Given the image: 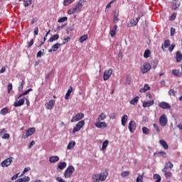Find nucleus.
<instances>
[{"label":"nucleus","instance_id":"obj_22","mask_svg":"<svg viewBox=\"0 0 182 182\" xmlns=\"http://www.w3.org/2000/svg\"><path fill=\"white\" fill-rule=\"evenodd\" d=\"M66 166H68L66 162H60L58 165L57 170H63L64 168H66Z\"/></svg>","mask_w":182,"mask_h":182},{"label":"nucleus","instance_id":"obj_16","mask_svg":"<svg viewBox=\"0 0 182 182\" xmlns=\"http://www.w3.org/2000/svg\"><path fill=\"white\" fill-rule=\"evenodd\" d=\"M174 167V165L171 162L168 161L165 164L164 168L162 169L163 173H166L168 168H173Z\"/></svg>","mask_w":182,"mask_h":182},{"label":"nucleus","instance_id":"obj_61","mask_svg":"<svg viewBox=\"0 0 182 182\" xmlns=\"http://www.w3.org/2000/svg\"><path fill=\"white\" fill-rule=\"evenodd\" d=\"M175 33H176V28H171V36H174Z\"/></svg>","mask_w":182,"mask_h":182},{"label":"nucleus","instance_id":"obj_18","mask_svg":"<svg viewBox=\"0 0 182 182\" xmlns=\"http://www.w3.org/2000/svg\"><path fill=\"white\" fill-rule=\"evenodd\" d=\"M107 176L109 173L107 171L100 173V181H105L107 178Z\"/></svg>","mask_w":182,"mask_h":182},{"label":"nucleus","instance_id":"obj_41","mask_svg":"<svg viewBox=\"0 0 182 182\" xmlns=\"http://www.w3.org/2000/svg\"><path fill=\"white\" fill-rule=\"evenodd\" d=\"M154 180H156V182H161V176L159 174L154 175Z\"/></svg>","mask_w":182,"mask_h":182},{"label":"nucleus","instance_id":"obj_48","mask_svg":"<svg viewBox=\"0 0 182 182\" xmlns=\"http://www.w3.org/2000/svg\"><path fill=\"white\" fill-rule=\"evenodd\" d=\"M143 176H144V173H142V175H140L136 178V182H143Z\"/></svg>","mask_w":182,"mask_h":182},{"label":"nucleus","instance_id":"obj_62","mask_svg":"<svg viewBox=\"0 0 182 182\" xmlns=\"http://www.w3.org/2000/svg\"><path fill=\"white\" fill-rule=\"evenodd\" d=\"M178 6H180V4H177L176 3L172 6V9L173 11H176V9H178Z\"/></svg>","mask_w":182,"mask_h":182},{"label":"nucleus","instance_id":"obj_9","mask_svg":"<svg viewBox=\"0 0 182 182\" xmlns=\"http://www.w3.org/2000/svg\"><path fill=\"white\" fill-rule=\"evenodd\" d=\"M159 124L163 127H166V126H167V117L166 116V114H163L160 117Z\"/></svg>","mask_w":182,"mask_h":182},{"label":"nucleus","instance_id":"obj_59","mask_svg":"<svg viewBox=\"0 0 182 182\" xmlns=\"http://www.w3.org/2000/svg\"><path fill=\"white\" fill-rule=\"evenodd\" d=\"M13 86L12 83H9L8 85V93H11V90H12Z\"/></svg>","mask_w":182,"mask_h":182},{"label":"nucleus","instance_id":"obj_34","mask_svg":"<svg viewBox=\"0 0 182 182\" xmlns=\"http://www.w3.org/2000/svg\"><path fill=\"white\" fill-rule=\"evenodd\" d=\"M92 180L94 182H100V175H99V174L92 175Z\"/></svg>","mask_w":182,"mask_h":182},{"label":"nucleus","instance_id":"obj_49","mask_svg":"<svg viewBox=\"0 0 182 182\" xmlns=\"http://www.w3.org/2000/svg\"><path fill=\"white\" fill-rule=\"evenodd\" d=\"M165 174V177L166 178H170V177H171V176H173V173H171V172H167V171L166 172H164Z\"/></svg>","mask_w":182,"mask_h":182},{"label":"nucleus","instance_id":"obj_7","mask_svg":"<svg viewBox=\"0 0 182 182\" xmlns=\"http://www.w3.org/2000/svg\"><path fill=\"white\" fill-rule=\"evenodd\" d=\"M150 69H151V65L149 63H145L142 66H141V72L143 75H144V73H147Z\"/></svg>","mask_w":182,"mask_h":182},{"label":"nucleus","instance_id":"obj_38","mask_svg":"<svg viewBox=\"0 0 182 182\" xmlns=\"http://www.w3.org/2000/svg\"><path fill=\"white\" fill-rule=\"evenodd\" d=\"M166 152L165 151H159V152H158V153H155L154 154V156H157V157H164V156H166Z\"/></svg>","mask_w":182,"mask_h":182},{"label":"nucleus","instance_id":"obj_60","mask_svg":"<svg viewBox=\"0 0 182 182\" xmlns=\"http://www.w3.org/2000/svg\"><path fill=\"white\" fill-rule=\"evenodd\" d=\"M112 4H113V1L109 2V3L107 5L106 9H105V12H108V11H109V10H107L108 8H112Z\"/></svg>","mask_w":182,"mask_h":182},{"label":"nucleus","instance_id":"obj_24","mask_svg":"<svg viewBox=\"0 0 182 182\" xmlns=\"http://www.w3.org/2000/svg\"><path fill=\"white\" fill-rule=\"evenodd\" d=\"M139 99H140V97H139V96L135 97L134 99H132L129 102L130 105H133V106H136V105H137V103H139Z\"/></svg>","mask_w":182,"mask_h":182},{"label":"nucleus","instance_id":"obj_40","mask_svg":"<svg viewBox=\"0 0 182 182\" xmlns=\"http://www.w3.org/2000/svg\"><path fill=\"white\" fill-rule=\"evenodd\" d=\"M172 73H173V75H174L175 76H177V77H180V76H181V74L180 73V70H177V69L173 70Z\"/></svg>","mask_w":182,"mask_h":182},{"label":"nucleus","instance_id":"obj_64","mask_svg":"<svg viewBox=\"0 0 182 182\" xmlns=\"http://www.w3.org/2000/svg\"><path fill=\"white\" fill-rule=\"evenodd\" d=\"M160 85H161L162 87H164L166 86V80H163L160 82Z\"/></svg>","mask_w":182,"mask_h":182},{"label":"nucleus","instance_id":"obj_54","mask_svg":"<svg viewBox=\"0 0 182 182\" xmlns=\"http://www.w3.org/2000/svg\"><path fill=\"white\" fill-rule=\"evenodd\" d=\"M130 174L129 171H124L121 173L122 177H127Z\"/></svg>","mask_w":182,"mask_h":182},{"label":"nucleus","instance_id":"obj_13","mask_svg":"<svg viewBox=\"0 0 182 182\" xmlns=\"http://www.w3.org/2000/svg\"><path fill=\"white\" fill-rule=\"evenodd\" d=\"M139 21H140V17L130 20V24H128L129 28H132V26H136V25L139 23Z\"/></svg>","mask_w":182,"mask_h":182},{"label":"nucleus","instance_id":"obj_31","mask_svg":"<svg viewBox=\"0 0 182 182\" xmlns=\"http://www.w3.org/2000/svg\"><path fill=\"white\" fill-rule=\"evenodd\" d=\"M159 143L162 145V146L164 147V149H165V150H168V144H167V142H166V141H164V139H161L159 140Z\"/></svg>","mask_w":182,"mask_h":182},{"label":"nucleus","instance_id":"obj_27","mask_svg":"<svg viewBox=\"0 0 182 182\" xmlns=\"http://www.w3.org/2000/svg\"><path fill=\"white\" fill-rule=\"evenodd\" d=\"M128 119H129V117L126 114L122 117L121 123L122 126H126V123H127Z\"/></svg>","mask_w":182,"mask_h":182},{"label":"nucleus","instance_id":"obj_63","mask_svg":"<svg viewBox=\"0 0 182 182\" xmlns=\"http://www.w3.org/2000/svg\"><path fill=\"white\" fill-rule=\"evenodd\" d=\"M30 170H31V168H25L21 176H23L25 173H28V171H30Z\"/></svg>","mask_w":182,"mask_h":182},{"label":"nucleus","instance_id":"obj_44","mask_svg":"<svg viewBox=\"0 0 182 182\" xmlns=\"http://www.w3.org/2000/svg\"><path fill=\"white\" fill-rule=\"evenodd\" d=\"M142 132L144 133V134H150V130L149 129V128L144 127L142 128Z\"/></svg>","mask_w":182,"mask_h":182},{"label":"nucleus","instance_id":"obj_3","mask_svg":"<svg viewBox=\"0 0 182 182\" xmlns=\"http://www.w3.org/2000/svg\"><path fill=\"white\" fill-rule=\"evenodd\" d=\"M36 129L35 127L29 128L26 131V133L23 134L22 139H28L30 136L35 134Z\"/></svg>","mask_w":182,"mask_h":182},{"label":"nucleus","instance_id":"obj_12","mask_svg":"<svg viewBox=\"0 0 182 182\" xmlns=\"http://www.w3.org/2000/svg\"><path fill=\"white\" fill-rule=\"evenodd\" d=\"M95 127H97V129H105L107 127V124L106 122H102L100 121H98L97 123L95 124Z\"/></svg>","mask_w":182,"mask_h":182},{"label":"nucleus","instance_id":"obj_29","mask_svg":"<svg viewBox=\"0 0 182 182\" xmlns=\"http://www.w3.org/2000/svg\"><path fill=\"white\" fill-rule=\"evenodd\" d=\"M8 113H9V109H8V107H4L0 111V114L2 116H6V114H8Z\"/></svg>","mask_w":182,"mask_h":182},{"label":"nucleus","instance_id":"obj_10","mask_svg":"<svg viewBox=\"0 0 182 182\" xmlns=\"http://www.w3.org/2000/svg\"><path fill=\"white\" fill-rule=\"evenodd\" d=\"M23 105H25V97L15 102L14 106V107H21V106H23Z\"/></svg>","mask_w":182,"mask_h":182},{"label":"nucleus","instance_id":"obj_20","mask_svg":"<svg viewBox=\"0 0 182 182\" xmlns=\"http://www.w3.org/2000/svg\"><path fill=\"white\" fill-rule=\"evenodd\" d=\"M176 60L177 63H180L182 60V53L181 51H177L176 54Z\"/></svg>","mask_w":182,"mask_h":182},{"label":"nucleus","instance_id":"obj_45","mask_svg":"<svg viewBox=\"0 0 182 182\" xmlns=\"http://www.w3.org/2000/svg\"><path fill=\"white\" fill-rule=\"evenodd\" d=\"M23 6L26 8L29 6V5H32V0L23 1Z\"/></svg>","mask_w":182,"mask_h":182},{"label":"nucleus","instance_id":"obj_2","mask_svg":"<svg viewBox=\"0 0 182 182\" xmlns=\"http://www.w3.org/2000/svg\"><path fill=\"white\" fill-rule=\"evenodd\" d=\"M75 173V167L73 166H69L67 169L65 171L64 177L65 178H70L72 176V174Z\"/></svg>","mask_w":182,"mask_h":182},{"label":"nucleus","instance_id":"obj_17","mask_svg":"<svg viewBox=\"0 0 182 182\" xmlns=\"http://www.w3.org/2000/svg\"><path fill=\"white\" fill-rule=\"evenodd\" d=\"M61 45L59 43H57L54 44L50 50H48V52H56L59 48H60Z\"/></svg>","mask_w":182,"mask_h":182},{"label":"nucleus","instance_id":"obj_15","mask_svg":"<svg viewBox=\"0 0 182 182\" xmlns=\"http://www.w3.org/2000/svg\"><path fill=\"white\" fill-rule=\"evenodd\" d=\"M55 100H50L47 104L46 105V109L48 110H52L53 109V106H55Z\"/></svg>","mask_w":182,"mask_h":182},{"label":"nucleus","instance_id":"obj_14","mask_svg":"<svg viewBox=\"0 0 182 182\" xmlns=\"http://www.w3.org/2000/svg\"><path fill=\"white\" fill-rule=\"evenodd\" d=\"M158 106L161 107V109H171V106H170V105L166 102H161L158 105Z\"/></svg>","mask_w":182,"mask_h":182},{"label":"nucleus","instance_id":"obj_30","mask_svg":"<svg viewBox=\"0 0 182 182\" xmlns=\"http://www.w3.org/2000/svg\"><path fill=\"white\" fill-rule=\"evenodd\" d=\"M75 146H76V142L75 141H70L67 146V149L68 150H72Z\"/></svg>","mask_w":182,"mask_h":182},{"label":"nucleus","instance_id":"obj_58","mask_svg":"<svg viewBox=\"0 0 182 182\" xmlns=\"http://www.w3.org/2000/svg\"><path fill=\"white\" fill-rule=\"evenodd\" d=\"M23 179V182H28L31 180V178H29V176H25L23 178H22Z\"/></svg>","mask_w":182,"mask_h":182},{"label":"nucleus","instance_id":"obj_19","mask_svg":"<svg viewBox=\"0 0 182 182\" xmlns=\"http://www.w3.org/2000/svg\"><path fill=\"white\" fill-rule=\"evenodd\" d=\"M72 92H73V87L70 86L65 94V100H69V97H70V95H72Z\"/></svg>","mask_w":182,"mask_h":182},{"label":"nucleus","instance_id":"obj_53","mask_svg":"<svg viewBox=\"0 0 182 182\" xmlns=\"http://www.w3.org/2000/svg\"><path fill=\"white\" fill-rule=\"evenodd\" d=\"M168 95L170 96H176V91H174V90L173 89H171L169 91H168Z\"/></svg>","mask_w":182,"mask_h":182},{"label":"nucleus","instance_id":"obj_35","mask_svg":"<svg viewBox=\"0 0 182 182\" xmlns=\"http://www.w3.org/2000/svg\"><path fill=\"white\" fill-rule=\"evenodd\" d=\"M58 39H59L58 34H55L48 39V42H54V41H58Z\"/></svg>","mask_w":182,"mask_h":182},{"label":"nucleus","instance_id":"obj_36","mask_svg":"<svg viewBox=\"0 0 182 182\" xmlns=\"http://www.w3.org/2000/svg\"><path fill=\"white\" fill-rule=\"evenodd\" d=\"M87 38H88L87 34H85L82 36L79 39L80 43H83V42H85V41H87Z\"/></svg>","mask_w":182,"mask_h":182},{"label":"nucleus","instance_id":"obj_46","mask_svg":"<svg viewBox=\"0 0 182 182\" xmlns=\"http://www.w3.org/2000/svg\"><path fill=\"white\" fill-rule=\"evenodd\" d=\"M23 85H25V80H22L21 82L20 85L18 86V91L21 92V90H23Z\"/></svg>","mask_w":182,"mask_h":182},{"label":"nucleus","instance_id":"obj_6","mask_svg":"<svg viewBox=\"0 0 182 182\" xmlns=\"http://www.w3.org/2000/svg\"><path fill=\"white\" fill-rule=\"evenodd\" d=\"M85 117V114L82 112H80L77 114L75 116L73 117L71 119V123H75L76 122H79V120H82Z\"/></svg>","mask_w":182,"mask_h":182},{"label":"nucleus","instance_id":"obj_33","mask_svg":"<svg viewBox=\"0 0 182 182\" xmlns=\"http://www.w3.org/2000/svg\"><path fill=\"white\" fill-rule=\"evenodd\" d=\"M113 22L114 23H117V22H119V12H114Z\"/></svg>","mask_w":182,"mask_h":182},{"label":"nucleus","instance_id":"obj_39","mask_svg":"<svg viewBox=\"0 0 182 182\" xmlns=\"http://www.w3.org/2000/svg\"><path fill=\"white\" fill-rule=\"evenodd\" d=\"M109 146V140L106 139L103 143H102V150H106V148Z\"/></svg>","mask_w":182,"mask_h":182},{"label":"nucleus","instance_id":"obj_21","mask_svg":"<svg viewBox=\"0 0 182 182\" xmlns=\"http://www.w3.org/2000/svg\"><path fill=\"white\" fill-rule=\"evenodd\" d=\"M154 105V100L144 102L143 107H150V106H153Z\"/></svg>","mask_w":182,"mask_h":182},{"label":"nucleus","instance_id":"obj_1","mask_svg":"<svg viewBox=\"0 0 182 182\" xmlns=\"http://www.w3.org/2000/svg\"><path fill=\"white\" fill-rule=\"evenodd\" d=\"M82 6H83L82 2H78L74 8L70 9L68 11V15H73V14H76V12H80V11H82Z\"/></svg>","mask_w":182,"mask_h":182},{"label":"nucleus","instance_id":"obj_5","mask_svg":"<svg viewBox=\"0 0 182 182\" xmlns=\"http://www.w3.org/2000/svg\"><path fill=\"white\" fill-rule=\"evenodd\" d=\"M112 73H113V69L112 68H109V70H105L103 74V80L105 81L109 80Z\"/></svg>","mask_w":182,"mask_h":182},{"label":"nucleus","instance_id":"obj_43","mask_svg":"<svg viewBox=\"0 0 182 182\" xmlns=\"http://www.w3.org/2000/svg\"><path fill=\"white\" fill-rule=\"evenodd\" d=\"M73 31H75V25L73 24L66 29L67 33H70Z\"/></svg>","mask_w":182,"mask_h":182},{"label":"nucleus","instance_id":"obj_50","mask_svg":"<svg viewBox=\"0 0 182 182\" xmlns=\"http://www.w3.org/2000/svg\"><path fill=\"white\" fill-rule=\"evenodd\" d=\"M6 129L3 128L1 129H0V137H2V136H4V134H5V133H6Z\"/></svg>","mask_w":182,"mask_h":182},{"label":"nucleus","instance_id":"obj_28","mask_svg":"<svg viewBox=\"0 0 182 182\" xmlns=\"http://www.w3.org/2000/svg\"><path fill=\"white\" fill-rule=\"evenodd\" d=\"M59 160V156H53L49 158L50 163H57Z\"/></svg>","mask_w":182,"mask_h":182},{"label":"nucleus","instance_id":"obj_56","mask_svg":"<svg viewBox=\"0 0 182 182\" xmlns=\"http://www.w3.org/2000/svg\"><path fill=\"white\" fill-rule=\"evenodd\" d=\"M11 137V135L9 134L4 133V135L2 136V139H9Z\"/></svg>","mask_w":182,"mask_h":182},{"label":"nucleus","instance_id":"obj_42","mask_svg":"<svg viewBox=\"0 0 182 182\" xmlns=\"http://www.w3.org/2000/svg\"><path fill=\"white\" fill-rule=\"evenodd\" d=\"M150 53H151L150 50L149 49L146 50L144 53V58L147 59V58L150 57Z\"/></svg>","mask_w":182,"mask_h":182},{"label":"nucleus","instance_id":"obj_23","mask_svg":"<svg viewBox=\"0 0 182 182\" xmlns=\"http://www.w3.org/2000/svg\"><path fill=\"white\" fill-rule=\"evenodd\" d=\"M147 90H150V86L147 84L144 85V87L139 90L140 93H146Z\"/></svg>","mask_w":182,"mask_h":182},{"label":"nucleus","instance_id":"obj_37","mask_svg":"<svg viewBox=\"0 0 182 182\" xmlns=\"http://www.w3.org/2000/svg\"><path fill=\"white\" fill-rule=\"evenodd\" d=\"M106 119V114L105 113H101L98 117V122H103Z\"/></svg>","mask_w":182,"mask_h":182},{"label":"nucleus","instance_id":"obj_4","mask_svg":"<svg viewBox=\"0 0 182 182\" xmlns=\"http://www.w3.org/2000/svg\"><path fill=\"white\" fill-rule=\"evenodd\" d=\"M85 126V120H81L73 129V134H75L77 132H79L82 127Z\"/></svg>","mask_w":182,"mask_h":182},{"label":"nucleus","instance_id":"obj_25","mask_svg":"<svg viewBox=\"0 0 182 182\" xmlns=\"http://www.w3.org/2000/svg\"><path fill=\"white\" fill-rule=\"evenodd\" d=\"M170 46V40H165L164 43L161 46V49L164 52V48H167Z\"/></svg>","mask_w":182,"mask_h":182},{"label":"nucleus","instance_id":"obj_55","mask_svg":"<svg viewBox=\"0 0 182 182\" xmlns=\"http://www.w3.org/2000/svg\"><path fill=\"white\" fill-rule=\"evenodd\" d=\"M70 4H72V1L64 0V6H68V5H70Z\"/></svg>","mask_w":182,"mask_h":182},{"label":"nucleus","instance_id":"obj_26","mask_svg":"<svg viewBox=\"0 0 182 182\" xmlns=\"http://www.w3.org/2000/svg\"><path fill=\"white\" fill-rule=\"evenodd\" d=\"M116 31H117V25L114 26L113 28L109 32V35L112 38H114L116 35Z\"/></svg>","mask_w":182,"mask_h":182},{"label":"nucleus","instance_id":"obj_32","mask_svg":"<svg viewBox=\"0 0 182 182\" xmlns=\"http://www.w3.org/2000/svg\"><path fill=\"white\" fill-rule=\"evenodd\" d=\"M32 88H29L28 90H26L22 94H20L18 97V99H21V97H23V96H26L29 93V92H32Z\"/></svg>","mask_w":182,"mask_h":182},{"label":"nucleus","instance_id":"obj_8","mask_svg":"<svg viewBox=\"0 0 182 182\" xmlns=\"http://www.w3.org/2000/svg\"><path fill=\"white\" fill-rule=\"evenodd\" d=\"M14 158L12 156L6 159L4 161L1 162V167H8L11 166V163H12Z\"/></svg>","mask_w":182,"mask_h":182},{"label":"nucleus","instance_id":"obj_57","mask_svg":"<svg viewBox=\"0 0 182 182\" xmlns=\"http://www.w3.org/2000/svg\"><path fill=\"white\" fill-rule=\"evenodd\" d=\"M153 127L158 133H160V128H159V126L157 125V124H154Z\"/></svg>","mask_w":182,"mask_h":182},{"label":"nucleus","instance_id":"obj_52","mask_svg":"<svg viewBox=\"0 0 182 182\" xmlns=\"http://www.w3.org/2000/svg\"><path fill=\"white\" fill-rule=\"evenodd\" d=\"M174 48H176V44L175 43H172L171 45V46H169V48H168L169 52H173V50H174Z\"/></svg>","mask_w":182,"mask_h":182},{"label":"nucleus","instance_id":"obj_47","mask_svg":"<svg viewBox=\"0 0 182 182\" xmlns=\"http://www.w3.org/2000/svg\"><path fill=\"white\" fill-rule=\"evenodd\" d=\"M66 21H68V17L66 16H64V17H62L60 18V19L58 20V22L59 23H63V22H66Z\"/></svg>","mask_w":182,"mask_h":182},{"label":"nucleus","instance_id":"obj_11","mask_svg":"<svg viewBox=\"0 0 182 182\" xmlns=\"http://www.w3.org/2000/svg\"><path fill=\"white\" fill-rule=\"evenodd\" d=\"M129 130L131 133H134V131L136 130V122L130 121L129 123Z\"/></svg>","mask_w":182,"mask_h":182},{"label":"nucleus","instance_id":"obj_51","mask_svg":"<svg viewBox=\"0 0 182 182\" xmlns=\"http://www.w3.org/2000/svg\"><path fill=\"white\" fill-rule=\"evenodd\" d=\"M177 16V14L173 13L170 17H169V21H174Z\"/></svg>","mask_w":182,"mask_h":182}]
</instances>
